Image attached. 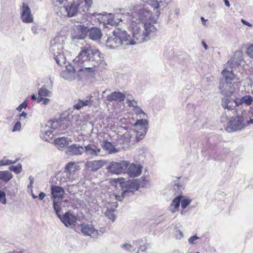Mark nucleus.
Returning <instances> with one entry per match:
<instances>
[{"instance_id": "nucleus-1", "label": "nucleus", "mask_w": 253, "mask_h": 253, "mask_svg": "<svg viewBox=\"0 0 253 253\" xmlns=\"http://www.w3.org/2000/svg\"><path fill=\"white\" fill-rule=\"evenodd\" d=\"M134 17L127 19L129 29L131 32L132 37L129 35L128 40L129 45H134L148 41L152 34L156 32V28L151 23H142L137 22Z\"/></svg>"}, {"instance_id": "nucleus-2", "label": "nucleus", "mask_w": 253, "mask_h": 253, "mask_svg": "<svg viewBox=\"0 0 253 253\" xmlns=\"http://www.w3.org/2000/svg\"><path fill=\"white\" fill-rule=\"evenodd\" d=\"M221 74L224 78L220 83L219 88L220 92L225 95L230 96L236 91H238L241 81L236 76L232 69H224Z\"/></svg>"}, {"instance_id": "nucleus-3", "label": "nucleus", "mask_w": 253, "mask_h": 253, "mask_svg": "<svg viewBox=\"0 0 253 253\" xmlns=\"http://www.w3.org/2000/svg\"><path fill=\"white\" fill-rule=\"evenodd\" d=\"M129 34L126 30L118 28L114 31L113 35L108 38L106 46L110 49H114L122 46L126 48L130 43L128 40Z\"/></svg>"}, {"instance_id": "nucleus-4", "label": "nucleus", "mask_w": 253, "mask_h": 253, "mask_svg": "<svg viewBox=\"0 0 253 253\" xmlns=\"http://www.w3.org/2000/svg\"><path fill=\"white\" fill-rule=\"evenodd\" d=\"M91 48L87 47L83 48L74 59V64L80 68H77L78 72H83L90 75L94 72V69L90 64V52Z\"/></svg>"}, {"instance_id": "nucleus-5", "label": "nucleus", "mask_w": 253, "mask_h": 253, "mask_svg": "<svg viewBox=\"0 0 253 253\" xmlns=\"http://www.w3.org/2000/svg\"><path fill=\"white\" fill-rule=\"evenodd\" d=\"M65 37L63 36H56L50 42L49 51L54 56L56 63L61 65L65 61V51L63 50Z\"/></svg>"}, {"instance_id": "nucleus-6", "label": "nucleus", "mask_w": 253, "mask_h": 253, "mask_svg": "<svg viewBox=\"0 0 253 253\" xmlns=\"http://www.w3.org/2000/svg\"><path fill=\"white\" fill-rule=\"evenodd\" d=\"M120 187L124 190V194H133V192L140 187H147L149 186V180L145 177L139 179H134L120 183Z\"/></svg>"}, {"instance_id": "nucleus-7", "label": "nucleus", "mask_w": 253, "mask_h": 253, "mask_svg": "<svg viewBox=\"0 0 253 253\" xmlns=\"http://www.w3.org/2000/svg\"><path fill=\"white\" fill-rule=\"evenodd\" d=\"M132 15H129L128 19L134 17L136 18L137 22L142 23H150L148 21H152L151 20V12L145 7L143 4H136L134 6L133 11L131 12Z\"/></svg>"}, {"instance_id": "nucleus-8", "label": "nucleus", "mask_w": 253, "mask_h": 253, "mask_svg": "<svg viewBox=\"0 0 253 253\" xmlns=\"http://www.w3.org/2000/svg\"><path fill=\"white\" fill-rule=\"evenodd\" d=\"M90 18L99 23H103V25L109 24L111 26H117L120 22L122 21L121 18H116L115 15L112 13H93L90 14Z\"/></svg>"}, {"instance_id": "nucleus-9", "label": "nucleus", "mask_w": 253, "mask_h": 253, "mask_svg": "<svg viewBox=\"0 0 253 253\" xmlns=\"http://www.w3.org/2000/svg\"><path fill=\"white\" fill-rule=\"evenodd\" d=\"M75 230L77 232H81L84 235L90 236L91 238H97L102 235L101 230H98L91 224L82 223L75 227Z\"/></svg>"}, {"instance_id": "nucleus-10", "label": "nucleus", "mask_w": 253, "mask_h": 253, "mask_svg": "<svg viewBox=\"0 0 253 253\" xmlns=\"http://www.w3.org/2000/svg\"><path fill=\"white\" fill-rule=\"evenodd\" d=\"M90 64L95 71V68L104 63L103 54L98 50L91 48L90 52Z\"/></svg>"}, {"instance_id": "nucleus-11", "label": "nucleus", "mask_w": 253, "mask_h": 253, "mask_svg": "<svg viewBox=\"0 0 253 253\" xmlns=\"http://www.w3.org/2000/svg\"><path fill=\"white\" fill-rule=\"evenodd\" d=\"M128 165H129V163L127 161L112 162L110 163L107 169L109 172L119 174L122 173L127 168Z\"/></svg>"}, {"instance_id": "nucleus-12", "label": "nucleus", "mask_w": 253, "mask_h": 253, "mask_svg": "<svg viewBox=\"0 0 253 253\" xmlns=\"http://www.w3.org/2000/svg\"><path fill=\"white\" fill-rule=\"evenodd\" d=\"M243 119L242 116H238L235 118H232L228 123L227 131L232 132L241 129L245 126L243 124Z\"/></svg>"}, {"instance_id": "nucleus-13", "label": "nucleus", "mask_w": 253, "mask_h": 253, "mask_svg": "<svg viewBox=\"0 0 253 253\" xmlns=\"http://www.w3.org/2000/svg\"><path fill=\"white\" fill-rule=\"evenodd\" d=\"M84 152L86 155L92 158L104 156L101 148L94 143L88 144L84 146Z\"/></svg>"}, {"instance_id": "nucleus-14", "label": "nucleus", "mask_w": 253, "mask_h": 253, "mask_svg": "<svg viewBox=\"0 0 253 253\" xmlns=\"http://www.w3.org/2000/svg\"><path fill=\"white\" fill-rule=\"evenodd\" d=\"M78 72L71 64L66 66L65 69L60 73L61 77L69 81H72L78 76Z\"/></svg>"}, {"instance_id": "nucleus-15", "label": "nucleus", "mask_w": 253, "mask_h": 253, "mask_svg": "<svg viewBox=\"0 0 253 253\" xmlns=\"http://www.w3.org/2000/svg\"><path fill=\"white\" fill-rule=\"evenodd\" d=\"M62 223L68 227H71L75 229L76 226V222L77 220V217L69 212H66L63 215H60L58 217Z\"/></svg>"}, {"instance_id": "nucleus-16", "label": "nucleus", "mask_w": 253, "mask_h": 253, "mask_svg": "<svg viewBox=\"0 0 253 253\" xmlns=\"http://www.w3.org/2000/svg\"><path fill=\"white\" fill-rule=\"evenodd\" d=\"M21 18L22 22L25 23H30L34 21L31 9L25 3H23L21 8Z\"/></svg>"}, {"instance_id": "nucleus-17", "label": "nucleus", "mask_w": 253, "mask_h": 253, "mask_svg": "<svg viewBox=\"0 0 253 253\" xmlns=\"http://www.w3.org/2000/svg\"><path fill=\"white\" fill-rule=\"evenodd\" d=\"M243 52L242 51H236L234 56L224 65V68L231 70L234 66L240 64L242 60Z\"/></svg>"}, {"instance_id": "nucleus-18", "label": "nucleus", "mask_w": 253, "mask_h": 253, "mask_svg": "<svg viewBox=\"0 0 253 253\" xmlns=\"http://www.w3.org/2000/svg\"><path fill=\"white\" fill-rule=\"evenodd\" d=\"M121 188H122L121 187ZM122 192L121 196L117 195L115 193H109L106 196V201L104 202V206L105 207H107V206H111L113 205V202H116L117 203V201H122L124 197L129 196V194H124V190L122 189Z\"/></svg>"}, {"instance_id": "nucleus-19", "label": "nucleus", "mask_w": 253, "mask_h": 253, "mask_svg": "<svg viewBox=\"0 0 253 253\" xmlns=\"http://www.w3.org/2000/svg\"><path fill=\"white\" fill-rule=\"evenodd\" d=\"M69 125V122L66 119H58L56 121L48 122V126H51L53 129H59L60 130H65Z\"/></svg>"}, {"instance_id": "nucleus-20", "label": "nucleus", "mask_w": 253, "mask_h": 253, "mask_svg": "<svg viewBox=\"0 0 253 253\" xmlns=\"http://www.w3.org/2000/svg\"><path fill=\"white\" fill-rule=\"evenodd\" d=\"M126 170L127 174L130 177L138 176L142 172V166L140 164H131L128 165Z\"/></svg>"}, {"instance_id": "nucleus-21", "label": "nucleus", "mask_w": 253, "mask_h": 253, "mask_svg": "<svg viewBox=\"0 0 253 253\" xmlns=\"http://www.w3.org/2000/svg\"><path fill=\"white\" fill-rule=\"evenodd\" d=\"M105 165L103 160H94L87 161L85 163L86 168L91 171H96Z\"/></svg>"}, {"instance_id": "nucleus-22", "label": "nucleus", "mask_w": 253, "mask_h": 253, "mask_svg": "<svg viewBox=\"0 0 253 253\" xmlns=\"http://www.w3.org/2000/svg\"><path fill=\"white\" fill-rule=\"evenodd\" d=\"M51 191L52 200H61L65 194L64 189L58 186L52 185Z\"/></svg>"}, {"instance_id": "nucleus-23", "label": "nucleus", "mask_w": 253, "mask_h": 253, "mask_svg": "<svg viewBox=\"0 0 253 253\" xmlns=\"http://www.w3.org/2000/svg\"><path fill=\"white\" fill-rule=\"evenodd\" d=\"M84 149L78 144H72L67 147L66 153L68 155H81L84 152Z\"/></svg>"}, {"instance_id": "nucleus-24", "label": "nucleus", "mask_w": 253, "mask_h": 253, "mask_svg": "<svg viewBox=\"0 0 253 253\" xmlns=\"http://www.w3.org/2000/svg\"><path fill=\"white\" fill-rule=\"evenodd\" d=\"M89 29L84 25H78L75 30L77 34L75 36L72 35L73 39H83L85 37L86 33L88 32Z\"/></svg>"}, {"instance_id": "nucleus-25", "label": "nucleus", "mask_w": 253, "mask_h": 253, "mask_svg": "<svg viewBox=\"0 0 253 253\" xmlns=\"http://www.w3.org/2000/svg\"><path fill=\"white\" fill-rule=\"evenodd\" d=\"M126 95L119 91H114L111 92L107 96V100L110 102H121L125 100Z\"/></svg>"}, {"instance_id": "nucleus-26", "label": "nucleus", "mask_w": 253, "mask_h": 253, "mask_svg": "<svg viewBox=\"0 0 253 253\" xmlns=\"http://www.w3.org/2000/svg\"><path fill=\"white\" fill-rule=\"evenodd\" d=\"M113 205L111 206L105 207L106 210L105 211V214L109 219L111 220L112 222L114 221L116 216L114 214V211L118 207V204L116 202L113 203Z\"/></svg>"}, {"instance_id": "nucleus-27", "label": "nucleus", "mask_w": 253, "mask_h": 253, "mask_svg": "<svg viewBox=\"0 0 253 253\" xmlns=\"http://www.w3.org/2000/svg\"><path fill=\"white\" fill-rule=\"evenodd\" d=\"M88 33L89 38L93 41H99L102 36L101 30L98 28H91Z\"/></svg>"}, {"instance_id": "nucleus-28", "label": "nucleus", "mask_w": 253, "mask_h": 253, "mask_svg": "<svg viewBox=\"0 0 253 253\" xmlns=\"http://www.w3.org/2000/svg\"><path fill=\"white\" fill-rule=\"evenodd\" d=\"M52 202L54 211L56 212L57 216L59 217L61 215L60 211L62 210V207L66 206L65 204L67 203V201L52 200Z\"/></svg>"}, {"instance_id": "nucleus-29", "label": "nucleus", "mask_w": 253, "mask_h": 253, "mask_svg": "<svg viewBox=\"0 0 253 253\" xmlns=\"http://www.w3.org/2000/svg\"><path fill=\"white\" fill-rule=\"evenodd\" d=\"M80 12H86L93 4V0H84L80 2H77Z\"/></svg>"}, {"instance_id": "nucleus-30", "label": "nucleus", "mask_w": 253, "mask_h": 253, "mask_svg": "<svg viewBox=\"0 0 253 253\" xmlns=\"http://www.w3.org/2000/svg\"><path fill=\"white\" fill-rule=\"evenodd\" d=\"M134 130L141 131V129L145 128V131H147L148 128V121L145 119L138 120L134 124Z\"/></svg>"}, {"instance_id": "nucleus-31", "label": "nucleus", "mask_w": 253, "mask_h": 253, "mask_svg": "<svg viewBox=\"0 0 253 253\" xmlns=\"http://www.w3.org/2000/svg\"><path fill=\"white\" fill-rule=\"evenodd\" d=\"M91 97H87L84 100H79L78 102L74 105V108L77 110H80L84 106H90L92 104Z\"/></svg>"}, {"instance_id": "nucleus-32", "label": "nucleus", "mask_w": 253, "mask_h": 253, "mask_svg": "<svg viewBox=\"0 0 253 253\" xmlns=\"http://www.w3.org/2000/svg\"><path fill=\"white\" fill-rule=\"evenodd\" d=\"M54 143L59 150H61L65 148L69 144L67 138L65 137L56 138L54 141Z\"/></svg>"}, {"instance_id": "nucleus-33", "label": "nucleus", "mask_w": 253, "mask_h": 253, "mask_svg": "<svg viewBox=\"0 0 253 253\" xmlns=\"http://www.w3.org/2000/svg\"><path fill=\"white\" fill-rule=\"evenodd\" d=\"M68 7V17H71L75 16L78 12H80L77 2L74 1Z\"/></svg>"}, {"instance_id": "nucleus-34", "label": "nucleus", "mask_w": 253, "mask_h": 253, "mask_svg": "<svg viewBox=\"0 0 253 253\" xmlns=\"http://www.w3.org/2000/svg\"><path fill=\"white\" fill-rule=\"evenodd\" d=\"M76 174L74 173L71 175L69 172L64 171L61 175L60 182L62 183L72 181L76 178Z\"/></svg>"}, {"instance_id": "nucleus-35", "label": "nucleus", "mask_w": 253, "mask_h": 253, "mask_svg": "<svg viewBox=\"0 0 253 253\" xmlns=\"http://www.w3.org/2000/svg\"><path fill=\"white\" fill-rule=\"evenodd\" d=\"M181 198L179 196L174 198L169 207V211L174 213L177 211L179 209Z\"/></svg>"}, {"instance_id": "nucleus-36", "label": "nucleus", "mask_w": 253, "mask_h": 253, "mask_svg": "<svg viewBox=\"0 0 253 253\" xmlns=\"http://www.w3.org/2000/svg\"><path fill=\"white\" fill-rule=\"evenodd\" d=\"M12 178L11 172L9 171H0V180L4 182H8Z\"/></svg>"}, {"instance_id": "nucleus-37", "label": "nucleus", "mask_w": 253, "mask_h": 253, "mask_svg": "<svg viewBox=\"0 0 253 253\" xmlns=\"http://www.w3.org/2000/svg\"><path fill=\"white\" fill-rule=\"evenodd\" d=\"M103 148L107 151L109 153H114L117 152V150L113 145L109 142H105L103 145Z\"/></svg>"}, {"instance_id": "nucleus-38", "label": "nucleus", "mask_w": 253, "mask_h": 253, "mask_svg": "<svg viewBox=\"0 0 253 253\" xmlns=\"http://www.w3.org/2000/svg\"><path fill=\"white\" fill-rule=\"evenodd\" d=\"M137 243L138 241L133 242L131 244L128 243H126L122 244L121 247L122 249L128 250L129 251H134L136 248V246H137Z\"/></svg>"}, {"instance_id": "nucleus-39", "label": "nucleus", "mask_w": 253, "mask_h": 253, "mask_svg": "<svg viewBox=\"0 0 253 253\" xmlns=\"http://www.w3.org/2000/svg\"><path fill=\"white\" fill-rule=\"evenodd\" d=\"M77 167H79L76 165L75 162H70L66 165L65 171L69 172L71 175H73L72 172H74L77 169Z\"/></svg>"}, {"instance_id": "nucleus-40", "label": "nucleus", "mask_w": 253, "mask_h": 253, "mask_svg": "<svg viewBox=\"0 0 253 253\" xmlns=\"http://www.w3.org/2000/svg\"><path fill=\"white\" fill-rule=\"evenodd\" d=\"M53 129L51 126H48V123L46 125L45 127L42 130V133L45 134L43 138L45 141H48V137L52 134Z\"/></svg>"}, {"instance_id": "nucleus-41", "label": "nucleus", "mask_w": 253, "mask_h": 253, "mask_svg": "<svg viewBox=\"0 0 253 253\" xmlns=\"http://www.w3.org/2000/svg\"><path fill=\"white\" fill-rule=\"evenodd\" d=\"M51 91L44 87H41L38 91V97H50Z\"/></svg>"}, {"instance_id": "nucleus-42", "label": "nucleus", "mask_w": 253, "mask_h": 253, "mask_svg": "<svg viewBox=\"0 0 253 253\" xmlns=\"http://www.w3.org/2000/svg\"><path fill=\"white\" fill-rule=\"evenodd\" d=\"M132 132L135 134L136 140L139 141L144 137L147 131H145V128H142L141 131L133 130Z\"/></svg>"}, {"instance_id": "nucleus-43", "label": "nucleus", "mask_w": 253, "mask_h": 253, "mask_svg": "<svg viewBox=\"0 0 253 253\" xmlns=\"http://www.w3.org/2000/svg\"><path fill=\"white\" fill-rule=\"evenodd\" d=\"M57 14L58 16L61 17H68V7L67 6H61L59 8L58 11L57 12Z\"/></svg>"}, {"instance_id": "nucleus-44", "label": "nucleus", "mask_w": 253, "mask_h": 253, "mask_svg": "<svg viewBox=\"0 0 253 253\" xmlns=\"http://www.w3.org/2000/svg\"><path fill=\"white\" fill-rule=\"evenodd\" d=\"M133 111L139 118L145 119V118L147 117V115L144 112L142 109L138 106L133 109Z\"/></svg>"}, {"instance_id": "nucleus-45", "label": "nucleus", "mask_w": 253, "mask_h": 253, "mask_svg": "<svg viewBox=\"0 0 253 253\" xmlns=\"http://www.w3.org/2000/svg\"><path fill=\"white\" fill-rule=\"evenodd\" d=\"M144 2H147L154 7L158 8L160 6L159 3L161 2V0H141Z\"/></svg>"}, {"instance_id": "nucleus-46", "label": "nucleus", "mask_w": 253, "mask_h": 253, "mask_svg": "<svg viewBox=\"0 0 253 253\" xmlns=\"http://www.w3.org/2000/svg\"><path fill=\"white\" fill-rule=\"evenodd\" d=\"M191 200L188 199H183L181 201V207L183 209V210L181 211V213L182 214H184L185 211H184V209H185L191 203Z\"/></svg>"}, {"instance_id": "nucleus-47", "label": "nucleus", "mask_w": 253, "mask_h": 253, "mask_svg": "<svg viewBox=\"0 0 253 253\" xmlns=\"http://www.w3.org/2000/svg\"><path fill=\"white\" fill-rule=\"evenodd\" d=\"M18 161V159H16L15 161H12L7 159H2L0 161V166H7L13 164H15L17 161Z\"/></svg>"}, {"instance_id": "nucleus-48", "label": "nucleus", "mask_w": 253, "mask_h": 253, "mask_svg": "<svg viewBox=\"0 0 253 253\" xmlns=\"http://www.w3.org/2000/svg\"><path fill=\"white\" fill-rule=\"evenodd\" d=\"M9 169L16 173H19L22 171V165L19 164L16 166H11Z\"/></svg>"}, {"instance_id": "nucleus-49", "label": "nucleus", "mask_w": 253, "mask_h": 253, "mask_svg": "<svg viewBox=\"0 0 253 253\" xmlns=\"http://www.w3.org/2000/svg\"><path fill=\"white\" fill-rule=\"evenodd\" d=\"M253 101V97L250 95H246L242 97V101L247 105H251Z\"/></svg>"}, {"instance_id": "nucleus-50", "label": "nucleus", "mask_w": 253, "mask_h": 253, "mask_svg": "<svg viewBox=\"0 0 253 253\" xmlns=\"http://www.w3.org/2000/svg\"><path fill=\"white\" fill-rule=\"evenodd\" d=\"M38 102H42V104L46 105L48 104L50 102V100L47 98L45 97H38L37 99Z\"/></svg>"}, {"instance_id": "nucleus-51", "label": "nucleus", "mask_w": 253, "mask_h": 253, "mask_svg": "<svg viewBox=\"0 0 253 253\" xmlns=\"http://www.w3.org/2000/svg\"><path fill=\"white\" fill-rule=\"evenodd\" d=\"M0 202L5 205L6 203V195L4 192L0 190Z\"/></svg>"}, {"instance_id": "nucleus-52", "label": "nucleus", "mask_w": 253, "mask_h": 253, "mask_svg": "<svg viewBox=\"0 0 253 253\" xmlns=\"http://www.w3.org/2000/svg\"><path fill=\"white\" fill-rule=\"evenodd\" d=\"M246 53L250 57L253 58V44L250 45L247 48Z\"/></svg>"}, {"instance_id": "nucleus-53", "label": "nucleus", "mask_w": 253, "mask_h": 253, "mask_svg": "<svg viewBox=\"0 0 253 253\" xmlns=\"http://www.w3.org/2000/svg\"><path fill=\"white\" fill-rule=\"evenodd\" d=\"M231 103V100L227 98H224L222 99L221 105L224 109L227 107V105Z\"/></svg>"}, {"instance_id": "nucleus-54", "label": "nucleus", "mask_w": 253, "mask_h": 253, "mask_svg": "<svg viewBox=\"0 0 253 253\" xmlns=\"http://www.w3.org/2000/svg\"><path fill=\"white\" fill-rule=\"evenodd\" d=\"M27 105L28 103L26 101H25L16 108V110L19 112H21L23 109L26 108Z\"/></svg>"}, {"instance_id": "nucleus-55", "label": "nucleus", "mask_w": 253, "mask_h": 253, "mask_svg": "<svg viewBox=\"0 0 253 253\" xmlns=\"http://www.w3.org/2000/svg\"><path fill=\"white\" fill-rule=\"evenodd\" d=\"M21 128V125L19 121L16 122L13 128L12 131H20Z\"/></svg>"}, {"instance_id": "nucleus-56", "label": "nucleus", "mask_w": 253, "mask_h": 253, "mask_svg": "<svg viewBox=\"0 0 253 253\" xmlns=\"http://www.w3.org/2000/svg\"><path fill=\"white\" fill-rule=\"evenodd\" d=\"M175 236L177 239H180L183 237V234L180 230H176Z\"/></svg>"}, {"instance_id": "nucleus-57", "label": "nucleus", "mask_w": 253, "mask_h": 253, "mask_svg": "<svg viewBox=\"0 0 253 253\" xmlns=\"http://www.w3.org/2000/svg\"><path fill=\"white\" fill-rule=\"evenodd\" d=\"M27 116V113H26L25 112H23L22 113L18 115L19 120V121L24 120H25L26 119Z\"/></svg>"}, {"instance_id": "nucleus-58", "label": "nucleus", "mask_w": 253, "mask_h": 253, "mask_svg": "<svg viewBox=\"0 0 253 253\" xmlns=\"http://www.w3.org/2000/svg\"><path fill=\"white\" fill-rule=\"evenodd\" d=\"M199 238L196 235L193 236L188 239V242L190 244H194V242Z\"/></svg>"}, {"instance_id": "nucleus-59", "label": "nucleus", "mask_w": 253, "mask_h": 253, "mask_svg": "<svg viewBox=\"0 0 253 253\" xmlns=\"http://www.w3.org/2000/svg\"><path fill=\"white\" fill-rule=\"evenodd\" d=\"M31 30L34 35L38 34V26L37 25H34L32 26Z\"/></svg>"}, {"instance_id": "nucleus-60", "label": "nucleus", "mask_w": 253, "mask_h": 253, "mask_svg": "<svg viewBox=\"0 0 253 253\" xmlns=\"http://www.w3.org/2000/svg\"><path fill=\"white\" fill-rule=\"evenodd\" d=\"M127 103V105L130 106V107H133L134 108H135V107H137V102L133 99V100L132 101H130L129 102H128Z\"/></svg>"}, {"instance_id": "nucleus-61", "label": "nucleus", "mask_w": 253, "mask_h": 253, "mask_svg": "<svg viewBox=\"0 0 253 253\" xmlns=\"http://www.w3.org/2000/svg\"><path fill=\"white\" fill-rule=\"evenodd\" d=\"M147 248L145 245H141L138 248V253H145Z\"/></svg>"}, {"instance_id": "nucleus-62", "label": "nucleus", "mask_w": 253, "mask_h": 253, "mask_svg": "<svg viewBox=\"0 0 253 253\" xmlns=\"http://www.w3.org/2000/svg\"><path fill=\"white\" fill-rule=\"evenodd\" d=\"M133 130H130V131L127 132L124 134L125 138L126 139H129L132 137V133L133 132H132Z\"/></svg>"}, {"instance_id": "nucleus-63", "label": "nucleus", "mask_w": 253, "mask_h": 253, "mask_svg": "<svg viewBox=\"0 0 253 253\" xmlns=\"http://www.w3.org/2000/svg\"><path fill=\"white\" fill-rule=\"evenodd\" d=\"M234 102L236 104V106H239L241 104L243 103V101H242V97L241 98H237L235 100Z\"/></svg>"}, {"instance_id": "nucleus-64", "label": "nucleus", "mask_w": 253, "mask_h": 253, "mask_svg": "<svg viewBox=\"0 0 253 253\" xmlns=\"http://www.w3.org/2000/svg\"><path fill=\"white\" fill-rule=\"evenodd\" d=\"M29 179L30 180V184L28 185V187H32V185L34 183V178L32 176H30L29 177Z\"/></svg>"}]
</instances>
